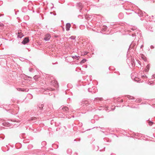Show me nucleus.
Returning a JSON list of instances; mask_svg holds the SVG:
<instances>
[{"label": "nucleus", "mask_w": 155, "mask_h": 155, "mask_svg": "<svg viewBox=\"0 0 155 155\" xmlns=\"http://www.w3.org/2000/svg\"><path fill=\"white\" fill-rule=\"evenodd\" d=\"M62 110L63 112L64 113V116H66V117H67L68 118H71L70 117H68L67 116V115L68 114H68H70V111H69L68 108L67 107H63L62 108Z\"/></svg>", "instance_id": "nucleus-1"}, {"label": "nucleus", "mask_w": 155, "mask_h": 155, "mask_svg": "<svg viewBox=\"0 0 155 155\" xmlns=\"http://www.w3.org/2000/svg\"><path fill=\"white\" fill-rule=\"evenodd\" d=\"M131 63L133 66H136L138 67V65H140V62L138 60L135 61L134 59H131Z\"/></svg>", "instance_id": "nucleus-2"}, {"label": "nucleus", "mask_w": 155, "mask_h": 155, "mask_svg": "<svg viewBox=\"0 0 155 155\" xmlns=\"http://www.w3.org/2000/svg\"><path fill=\"white\" fill-rule=\"evenodd\" d=\"M51 85L56 88L58 87V82L54 80L51 81Z\"/></svg>", "instance_id": "nucleus-3"}, {"label": "nucleus", "mask_w": 155, "mask_h": 155, "mask_svg": "<svg viewBox=\"0 0 155 155\" xmlns=\"http://www.w3.org/2000/svg\"><path fill=\"white\" fill-rule=\"evenodd\" d=\"M51 37L50 35L49 34H48L46 35L45 38H44V40L46 41H48L49 40Z\"/></svg>", "instance_id": "nucleus-4"}, {"label": "nucleus", "mask_w": 155, "mask_h": 155, "mask_svg": "<svg viewBox=\"0 0 155 155\" xmlns=\"http://www.w3.org/2000/svg\"><path fill=\"white\" fill-rule=\"evenodd\" d=\"M29 41V39L28 38H25L23 41L22 43L24 45L25 44Z\"/></svg>", "instance_id": "nucleus-5"}, {"label": "nucleus", "mask_w": 155, "mask_h": 155, "mask_svg": "<svg viewBox=\"0 0 155 155\" xmlns=\"http://www.w3.org/2000/svg\"><path fill=\"white\" fill-rule=\"evenodd\" d=\"M71 24L70 23H67L66 24V30L67 31H68L69 29H70V28L71 27Z\"/></svg>", "instance_id": "nucleus-6"}, {"label": "nucleus", "mask_w": 155, "mask_h": 155, "mask_svg": "<svg viewBox=\"0 0 155 155\" xmlns=\"http://www.w3.org/2000/svg\"><path fill=\"white\" fill-rule=\"evenodd\" d=\"M71 57L74 59H75L77 60H78L80 58L79 56H77L76 55L72 56Z\"/></svg>", "instance_id": "nucleus-7"}, {"label": "nucleus", "mask_w": 155, "mask_h": 155, "mask_svg": "<svg viewBox=\"0 0 155 155\" xmlns=\"http://www.w3.org/2000/svg\"><path fill=\"white\" fill-rule=\"evenodd\" d=\"M149 68H150V65L148 64L147 65V66H146V68H145V69L144 70V71L146 72L148 71L149 69Z\"/></svg>", "instance_id": "nucleus-8"}, {"label": "nucleus", "mask_w": 155, "mask_h": 155, "mask_svg": "<svg viewBox=\"0 0 155 155\" xmlns=\"http://www.w3.org/2000/svg\"><path fill=\"white\" fill-rule=\"evenodd\" d=\"M107 28V27L106 25H104L102 26V28H101V30L102 31H105Z\"/></svg>", "instance_id": "nucleus-9"}, {"label": "nucleus", "mask_w": 155, "mask_h": 155, "mask_svg": "<svg viewBox=\"0 0 155 155\" xmlns=\"http://www.w3.org/2000/svg\"><path fill=\"white\" fill-rule=\"evenodd\" d=\"M138 31L137 30H136L135 31V32L134 33L132 34V36L133 37H135L136 35L137 34L138 35Z\"/></svg>", "instance_id": "nucleus-10"}, {"label": "nucleus", "mask_w": 155, "mask_h": 155, "mask_svg": "<svg viewBox=\"0 0 155 155\" xmlns=\"http://www.w3.org/2000/svg\"><path fill=\"white\" fill-rule=\"evenodd\" d=\"M130 29L133 31H134V30H136L137 29V28L136 27H135V26H133V27H132V26H131L130 27Z\"/></svg>", "instance_id": "nucleus-11"}, {"label": "nucleus", "mask_w": 155, "mask_h": 155, "mask_svg": "<svg viewBox=\"0 0 155 155\" xmlns=\"http://www.w3.org/2000/svg\"><path fill=\"white\" fill-rule=\"evenodd\" d=\"M119 17L120 18H122L124 17L123 14L122 13H120L119 14Z\"/></svg>", "instance_id": "nucleus-12"}, {"label": "nucleus", "mask_w": 155, "mask_h": 155, "mask_svg": "<svg viewBox=\"0 0 155 155\" xmlns=\"http://www.w3.org/2000/svg\"><path fill=\"white\" fill-rule=\"evenodd\" d=\"M3 126H8V124L7 122H5L2 124Z\"/></svg>", "instance_id": "nucleus-13"}, {"label": "nucleus", "mask_w": 155, "mask_h": 155, "mask_svg": "<svg viewBox=\"0 0 155 155\" xmlns=\"http://www.w3.org/2000/svg\"><path fill=\"white\" fill-rule=\"evenodd\" d=\"M127 97L129 99H134V97H133L129 95L127 96Z\"/></svg>", "instance_id": "nucleus-14"}, {"label": "nucleus", "mask_w": 155, "mask_h": 155, "mask_svg": "<svg viewBox=\"0 0 155 155\" xmlns=\"http://www.w3.org/2000/svg\"><path fill=\"white\" fill-rule=\"evenodd\" d=\"M39 77L38 76L36 75L33 78L35 80H37V79L39 78Z\"/></svg>", "instance_id": "nucleus-15"}, {"label": "nucleus", "mask_w": 155, "mask_h": 155, "mask_svg": "<svg viewBox=\"0 0 155 155\" xmlns=\"http://www.w3.org/2000/svg\"><path fill=\"white\" fill-rule=\"evenodd\" d=\"M87 60L85 59H83L81 61V64H83Z\"/></svg>", "instance_id": "nucleus-16"}, {"label": "nucleus", "mask_w": 155, "mask_h": 155, "mask_svg": "<svg viewBox=\"0 0 155 155\" xmlns=\"http://www.w3.org/2000/svg\"><path fill=\"white\" fill-rule=\"evenodd\" d=\"M43 104L39 105L38 106V107H39L40 109H41L43 107Z\"/></svg>", "instance_id": "nucleus-17"}, {"label": "nucleus", "mask_w": 155, "mask_h": 155, "mask_svg": "<svg viewBox=\"0 0 155 155\" xmlns=\"http://www.w3.org/2000/svg\"><path fill=\"white\" fill-rule=\"evenodd\" d=\"M139 14H140V15H139V16H142L143 15V13L141 11L139 13H138Z\"/></svg>", "instance_id": "nucleus-18"}, {"label": "nucleus", "mask_w": 155, "mask_h": 155, "mask_svg": "<svg viewBox=\"0 0 155 155\" xmlns=\"http://www.w3.org/2000/svg\"><path fill=\"white\" fill-rule=\"evenodd\" d=\"M141 101V100L140 99H137L136 100V101H135L136 102H137V103H139Z\"/></svg>", "instance_id": "nucleus-19"}, {"label": "nucleus", "mask_w": 155, "mask_h": 155, "mask_svg": "<svg viewBox=\"0 0 155 155\" xmlns=\"http://www.w3.org/2000/svg\"><path fill=\"white\" fill-rule=\"evenodd\" d=\"M76 37L75 36H71L69 38H70L71 39H74Z\"/></svg>", "instance_id": "nucleus-20"}, {"label": "nucleus", "mask_w": 155, "mask_h": 155, "mask_svg": "<svg viewBox=\"0 0 155 155\" xmlns=\"http://www.w3.org/2000/svg\"><path fill=\"white\" fill-rule=\"evenodd\" d=\"M28 91V89H25V88H23V89H22V91Z\"/></svg>", "instance_id": "nucleus-21"}, {"label": "nucleus", "mask_w": 155, "mask_h": 155, "mask_svg": "<svg viewBox=\"0 0 155 155\" xmlns=\"http://www.w3.org/2000/svg\"><path fill=\"white\" fill-rule=\"evenodd\" d=\"M19 35H18V37L19 38H21L23 36V35H22V34L21 35L19 33H18Z\"/></svg>", "instance_id": "nucleus-22"}, {"label": "nucleus", "mask_w": 155, "mask_h": 155, "mask_svg": "<svg viewBox=\"0 0 155 155\" xmlns=\"http://www.w3.org/2000/svg\"><path fill=\"white\" fill-rule=\"evenodd\" d=\"M153 123L151 121H150L149 122V124L150 125H152L153 124Z\"/></svg>", "instance_id": "nucleus-23"}, {"label": "nucleus", "mask_w": 155, "mask_h": 155, "mask_svg": "<svg viewBox=\"0 0 155 155\" xmlns=\"http://www.w3.org/2000/svg\"><path fill=\"white\" fill-rule=\"evenodd\" d=\"M88 53V52H84L83 53H82V55H84L87 54Z\"/></svg>", "instance_id": "nucleus-24"}, {"label": "nucleus", "mask_w": 155, "mask_h": 155, "mask_svg": "<svg viewBox=\"0 0 155 155\" xmlns=\"http://www.w3.org/2000/svg\"><path fill=\"white\" fill-rule=\"evenodd\" d=\"M17 90L18 91H22V88H17Z\"/></svg>", "instance_id": "nucleus-25"}, {"label": "nucleus", "mask_w": 155, "mask_h": 155, "mask_svg": "<svg viewBox=\"0 0 155 155\" xmlns=\"http://www.w3.org/2000/svg\"><path fill=\"white\" fill-rule=\"evenodd\" d=\"M4 25L2 23H0V27H3Z\"/></svg>", "instance_id": "nucleus-26"}, {"label": "nucleus", "mask_w": 155, "mask_h": 155, "mask_svg": "<svg viewBox=\"0 0 155 155\" xmlns=\"http://www.w3.org/2000/svg\"><path fill=\"white\" fill-rule=\"evenodd\" d=\"M152 79L155 78V74L153 75L152 76Z\"/></svg>", "instance_id": "nucleus-27"}, {"label": "nucleus", "mask_w": 155, "mask_h": 155, "mask_svg": "<svg viewBox=\"0 0 155 155\" xmlns=\"http://www.w3.org/2000/svg\"><path fill=\"white\" fill-rule=\"evenodd\" d=\"M33 69L32 68H30L29 69V71L30 72H32Z\"/></svg>", "instance_id": "nucleus-28"}, {"label": "nucleus", "mask_w": 155, "mask_h": 155, "mask_svg": "<svg viewBox=\"0 0 155 155\" xmlns=\"http://www.w3.org/2000/svg\"><path fill=\"white\" fill-rule=\"evenodd\" d=\"M142 77L143 78L144 77L145 78H147V76H146L145 75H143L142 76Z\"/></svg>", "instance_id": "nucleus-29"}, {"label": "nucleus", "mask_w": 155, "mask_h": 155, "mask_svg": "<svg viewBox=\"0 0 155 155\" xmlns=\"http://www.w3.org/2000/svg\"><path fill=\"white\" fill-rule=\"evenodd\" d=\"M49 90H51V91H53V90H54V88H49Z\"/></svg>", "instance_id": "nucleus-30"}, {"label": "nucleus", "mask_w": 155, "mask_h": 155, "mask_svg": "<svg viewBox=\"0 0 155 155\" xmlns=\"http://www.w3.org/2000/svg\"><path fill=\"white\" fill-rule=\"evenodd\" d=\"M100 100L101 101V100H102V98H98L97 97V100Z\"/></svg>", "instance_id": "nucleus-31"}, {"label": "nucleus", "mask_w": 155, "mask_h": 155, "mask_svg": "<svg viewBox=\"0 0 155 155\" xmlns=\"http://www.w3.org/2000/svg\"><path fill=\"white\" fill-rule=\"evenodd\" d=\"M154 48V47H153V45H151V46H150V48L151 49H153V48Z\"/></svg>", "instance_id": "nucleus-32"}, {"label": "nucleus", "mask_w": 155, "mask_h": 155, "mask_svg": "<svg viewBox=\"0 0 155 155\" xmlns=\"http://www.w3.org/2000/svg\"><path fill=\"white\" fill-rule=\"evenodd\" d=\"M59 117H64L63 116V115H59Z\"/></svg>", "instance_id": "nucleus-33"}, {"label": "nucleus", "mask_w": 155, "mask_h": 155, "mask_svg": "<svg viewBox=\"0 0 155 155\" xmlns=\"http://www.w3.org/2000/svg\"><path fill=\"white\" fill-rule=\"evenodd\" d=\"M51 106H52V105H51V104H50V105H49L48 107H51Z\"/></svg>", "instance_id": "nucleus-34"}, {"label": "nucleus", "mask_w": 155, "mask_h": 155, "mask_svg": "<svg viewBox=\"0 0 155 155\" xmlns=\"http://www.w3.org/2000/svg\"><path fill=\"white\" fill-rule=\"evenodd\" d=\"M94 120H91V121L92 122H94Z\"/></svg>", "instance_id": "nucleus-35"}, {"label": "nucleus", "mask_w": 155, "mask_h": 155, "mask_svg": "<svg viewBox=\"0 0 155 155\" xmlns=\"http://www.w3.org/2000/svg\"><path fill=\"white\" fill-rule=\"evenodd\" d=\"M142 58L145 61V60H144V59L143 58V57H142Z\"/></svg>", "instance_id": "nucleus-36"}, {"label": "nucleus", "mask_w": 155, "mask_h": 155, "mask_svg": "<svg viewBox=\"0 0 155 155\" xmlns=\"http://www.w3.org/2000/svg\"><path fill=\"white\" fill-rule=\"evenodd\" d=\"M143 47V45H142L141 46V48H142V47Z\"/></svg>", "instance_id": "nucleus-37"}, {"label": "nucleus", "mask_w": 155, "mask_h": 155, "mask_svg": "<svg viewBox=\"0 0 155 155\" xmlns=\"http://www.w3.org/2000/svg\"><path fill=\"white\" fill-rule=\"evenodd\" d=\"M43 143H45V142H43Z\"/></svg>", "instance_id": "nucleus-38"}, {"label": "nucleus", "mask_w": 155, "mask_h": 155, "mask_svg": "<svg viewBox=\"0 0 155 155\" xmlns=\"http://www.w3.org/2000/svg\"><path fill=\"white\" fill-rule=\"evenodd\" d=\"M98 110H101V109H98Z\"/></svg>", "instance_id": "nucleus-39"}, {"label": "nucleus", "mask_w": 155, "mask_h": 155, "mask_svg": "<svg viewBox=\"0 0 155 155\" xmlns=\"http://www.w3.org/2000/svg\"><path fill=\"white\" fill-rule=\"evenodd\" d=\"M121 102H123V100H122V101H121Z\"/></svg>", "instance_id": "nucleus-40"}, {"label": "nucleus", "mask_w": 155, "mask_h": 155, "mask_svg": "<svg viewBox=\"0 0 155 155\" xmlns=\"http://www.w3.org/2000/svg\"><path fill=\"white\" fill-rule=\"evenodd\" d=\"M121 102H123V100H122V101H121Z\"/></svg>", "instance_id": "nucleus-41"}, {"label": "nucleus", "mask_w": 155, "mask_h": 155, "mask_svg": "<svg viewBox=\"0 0 155 155\" xmlns=\"http://www.w3.org/2000/svg\"><path fill=\"white\" fill-rule=\"evenodd\" d=\"M28 78H31L29 77Z\"/></svg>", "instance_id": "nucleus-42"}, {"label": "nucleus", "mask_w": 155, "mask_h": 155, "mask_svg": "<svg viewBox=\"0 0 155 155\" xmlns=\"http://www.w3.org/2000/svg\"><path fill=\"white\" fill-rule=\"evenodd\" d=\"M152 17H153V15H152Z\"/></svg>", "instance_id": "nucleus-43"}, {"label": "nucleus", "mask_w": 155, "mask_h": 155, "mask_svg": "<svg viewBox=\"0 0 155 155\" xmlns=\"http://www.w3.org/2000/svg\"><path fill=\"white\" fill-rule=\"evenodd\" d=\"M97 0V2L99 1V0Z\"/></svg>", "instance_id": "nucleus-44"}]
</instances>
